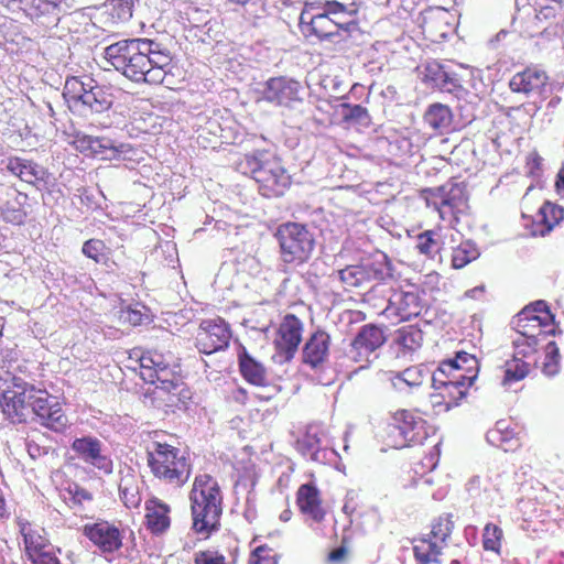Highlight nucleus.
Returning <instances> with one entry per match:
<instances>
[{"label":"nucleus","instance_id":"22","mask_svg":"<svg viewBox=\"0 0 564 564\" xmlns=\"http://www.w3.org/2000/svg\"><path fill=\"white\" fill-rule=\"evenodd\" d=\"M351 28H356L354 21L336 20L335 18H328V15L322 12H317V18L311 19V29L307 34L316 36L319 41L337 44L348 36Z\"/></svg>","mask_w":564,"mask_h":564},{"label":"nucleus","instance_id":"48","mask_svg":"<svg viewBox=\"0 0 564 564\" xmlns=\"http://www.w3.org/2000/svg\"><path fill=\"white\" fill-rule=\"evenodd\" d=\"M398 341L409 350H415L421 347L423 341V332L414 326L410 325L399 329Z\"/></svg>","mask_w":564,"mask_h":564},{"label":"nucleus","instance_id":"9","mask_svg":"<svg viewBox=\"0 0 564 564\" xmlns=\"http://www.w3.org/2000/svg\"><path fill=\"white\" fill-rule=\"evenodd\" d=\"M427 206H433L443 220L451 224L458 221V215L467 208V194L465 186L458 183H449L427 191Z\"/></svg>","mask_w":564,"mask_h":564},{"label":"nucleus","instance_id":"47","mask_svg":"<svg viewBox=\"0 0 564 564\" xmlns=\"http://www.w3.org/2000/svg\"><path fill=\"white\" fill-rule=\"evenodd\" d=\"M560 349L555 341H549L545 345V358L542 372L547 377H553L560 372Z\"/></svg>","mask_w":564,"mask_h":564},{"label":"nucleus","instance_id":"10","mask_svg":"<svg viewBox=\"0 0 564 564\" xmlns=\"http://www.w3.org/2000/svg\"><path fill=\"white\" fill-rule=\"evenodd\" d=\"M416 70L424 84L443 93L459 97L464 91L460 77L446 63L429 59L421 63Z\"/></svg>","mask_w":564,"mask_h":564},{"label":"nucleus","instance_id":"60","mask_svg":"<svg viewBox=\"0 0 564 564\" xmlns=\"http://www.w3.org/2000/svg\"><path fill=\"white\" fill-rule=\"evenodd\" d=\"M505 429H506V421L505 420L498 421L496 423L495 427L489 430L486 433L487 442L492 446L501 448V444L503 443V438L501 435H502V431H505Z\"/></svg>","mask_w":564,"mask_h":564},{"label":"nucleus","instance_id":"3","mask_svg":"<svg viewBox=\"0 0 564 564\" xmlns=\"http://www.w3.org/2000/svg\"><path fill=\"white\" fill-rule=\"evenodd\" d=\"M147 460L152 474L165 484L178 488L189 479L192 471L189 459L177 447L152 442L147 449Z\"/></svg>","mask_w":564,"mask_h":564},{"label":"nucleus","instance_id":"32","mask_svg":"<svg viewBox=\"0 0 564 564\" xmlns=\"http://www.w3.org/2000/svg\"><path fill=\"white\" fill-rule=\"evenodd\" d=\"M429 371L422 366L409 367L403 371H390L388 380L394 390L400 393H410L414 388L422 386Z\"/></svg>","mask_w":564,"mask_h":564},{"label":"nucleus","instance_id":"28","mask_svg":"<svg viewBox=\"0 0 564 564\" xmlns=\"http://www.w3.org/2000/svg\"><path fill=\"white\" fill-rule=\"evenodd\" d=\"M296 503L304 516L316 523L323 521L325 511L322 508L321 492L313 482L300 486L296 492Z\"/></svg>","mask_w":564,"mask_h":564},{"label":"nucleus","instance_id":"25","mask_svg":"<svg viewBox=\"0 0 564 564\" xmlns=\"http://www.w3.org/2000/svg\"><path fill=\"white\" fill-rule=\"evenodd\" d=\"M139 361L140 376L145 382L156 386L175 376L164 356L159 351H145L140 356Z\"/></svg>","mask_w":564,"mask_h":564},{"label":"nucleus","instance_id":"51","mask_svg":"<svg viewBox=\"0 0 564 564\" xmlns=\"http://www.w3.org/2000/svg\"><path fill=\"white\" fill-rule=\"evenodd\" d=\"M50 442L51 440L45 435H42L39 438H35L34 435L29 437L26 441V449L29 455L33 459L47 455L50 452L53 451L52 445L48 444Z\"/></svg>","mask_w":564,"mask_h":564},{"label":"nucleus","instance_id":"46","mask_svg":"<svg viewBox=\"0 0 564 564\" xmlns=\"http://www.w3.org/2000/svg\"><path fill=\"white\" fill-rule=\"evenodd\" d=\"M564 18V4L562 0H544L535 9V19L539 22L554 21L557 23Z\"/></svg>","mask_w":564,"mask_h":564},{"label":"nucleus","instance_id":"5","mask_svg":"<svg viewBox=\"0 0 564 564\" xmlns=\"http://www.w3.org/2000/svg\"><path fill=\"white\" fill-rule=\"evenodd\" d=\"M40 389L23 378L7 373L0 378V406L13 424L29 422V409Z\"/></svg>","mask_w":564,"mask_h":564},{"label":"nucleus","instance_id":"29","mask_svg":"<svg viewBox=\"0 0 564 564\" xmlns=\"http://www.w3.org/2000/svg\"><path fill=\"white\" fill-rule=\"evenodd\" d=\"M549 77L546 73L538 68H525L512 76L509 86L514 93H523L530 95L532 93H540L546 85Z\"/></svg>","mask_w":564,"mask_h":564},{"label":"nucleus","instance_id":"17","mask_svg":"<svg viewBox=\"0 0 564 564\" xmlns=\"http://www.w3.org/2000/svg\"><path fill=\"white\" fill-rule=\"evenodd\" d=\"M230 336L229 327L224 319H205L199 325L196 347L199 352L212 355L227 348Z\"/></svg>","mask_w":564,"mask_h":564},{"label":"nucleus","instance_id":"63","mask_svg":"<svg viewBox=\"0 0 564 564\" xmlns=\"http://www.w3.org/2000/svg\"><path fill=\"white\" fill-rule=\"evenodd\" d=\"M195 564H226L225 556L212 551L196 554Z\"/></svg>","mask_w":564,"mask_h":564},{"label":"nucleus","instance_id":"26","mask_svg":"<svg viewBox=\"0 0 564 564\" xmlns=\"http://www.w3.org/2000/svg\"><path fill=\"white\" fill-rule=\"evenodd\" d=\"M150 53L145 54L148 62L145 64L147 79L144 83L151 85L162 84L166 74L171 69L172 57L167 50H162L161 45L152 40H148Z\"/></svg>","mask_w":564,"mask_h":564},{"label":"nucleus","instance_id":"36","mask_svg":"<svg viewBox=\"0 0 564 564\" xmlns=\"http://www.w3.org/2000/svg\"><path fill=\"white\" fill-rule=\"evenodd\" d=\"M147 510V524L152 533L160 534L166 531L170 527V507L158 500L151 499L145 503Z\"/></svg>","mask_w":564,"mask_h":564},{"label":"nucleus","instance_id":"2","mask_svg":"<svg viewBox=\"0 0 564 564\" xmlns=\"http://www.w3.org/2000/svg\"><path fill=\"white\" fill-rule=\"evenodd\" d=\"M192 531L208 539L220 528L223 514V496L220 487L212 476L198 475L189 492Z\"/></svg>","mask_w":564,"mask_h":564},{"label":"nucleus","instance_id":"31","mask_svg":"<svg viewBox=\"0 0 564 564\" xmlns=\"http://www.w3.org/2000/svg\"><path fill=\"white\" fill-rule=\"evenodd\" d=\"M115 101V96L111 88L108 86L99 85L94 80L89 87L86 98L78 110L89 111L91 113H104L108 111Z\"/></svg>","mask_w":564,"mask_h":564},{"label":"nucleus","instance_id":"35","mask_svg":"<svg viewBox=\"0 0 564 564\" xmlns=\"http://www.w3.org/2000/svg\"><path fill=\"white\" fill-rule=\"evenodd\" d=\"M19 528L23 536L28 558L52 546L43 535L44 529L35 527L28 521H19Z\"/></svg>","mask_w":564,"mask_h":564},{"label":"nucleus","instance_id":"27","mask_svg":"<svg viewBox=\"0 0 564 564\" xmlns=\"http://www.w3.org/2000/svg\"><path fill=\"white\" fill-rule=\"evenodd\" d=\"M329 345L330 336L326 332H314L303 346V362L313 369H317L327 360Z\"/></svg>","mask_w":564,"mask_h":564},{"label":"nucleus","instance_id":"16","mask_svg":"<svg viewBox=\"0 0 564 564\" xmlns=\"http://www.w3.org/2000/svg\"><path fill=\"white\" fill-rule=\"evenodd\" d=\"M387 338L381 327L375 324L361 326L351 340L347 356L355 362H370V356L384 345Z\"/></svg>","mask_w":564,"mask_h":564},{"label":"nucleus","instance_id":"1","mask_svg":"<svg viewBox=\"0 0 564 564\" xmlns=\"http://www.w3.org/2000/svg\"><path fill=\"white\" fill-rule=\"evenodd\" d=\"M237 170L254 180L258 192L267 198L283 196L292 184V177L282 161L267 150L245 154L237 163Z\"/></svg>","mask_w":564,"mask_h":564},{"label":"nucleus","instance_id":"58","mask_svg":"<svg viewBox=\"0 0 564 564\" xmlns=\"http://www.w3.org/2000/svg\"><path fill=\"white\" fill-rule=\"evenodd\" d=\"M271 549L265 545L256 547L251 553L250 564H278L275 555H271Z\"/></svg>","mask_w":564,"mask_h":564},{"label":"nucleus","instance_id":"54","mask_svg":"<svg viewBox=\"0 0 564 564\" xmlns=\"http://www.w3.org/2000/svg\"><path fill=\"white\" fill-rule=\"evenodd\" d=\"M512 345L514 348L513 358H529L531 355L538 351L541 343L535 341V339L528 340L521 337H517L512 340Z\"/></svg>","mask_w":564,"mask_h":564},{"label":"nucleus","instance_id":"11","mask_svg":"<svg viewBox=\"0 0 564 564\" xmlns=\"http://www.w3.org/2000/svg\"><path fill=\"white\" fill-rule=\"evenodd\" d=\"M29 422H36L55 433L64 432L68 425V419L61 404L42 389L29 409Z\"/></svg>","mask_w":564,"mask_h":564},{"label":"nucleus","instance_id":"44","mask_svg":"<svg viewBox=\"0 0 564 564\" xmlns=\"http://www.w3.org/2000/svg\"><path fill=\"white\" fill-rule=\"evenodd\" d=\"M480 256L477 245L471 240H465L454 248L452 264L455 269H462Z\"/></svg>","mask_w":564,"mask_h":564},{"label":"nucleus","instance_id":"34","mask_svg":"<svg viewBox=\"0 0 564 564\" xmlns=\"http://www.w3.org/2000/svg\"><path fill=\"white\" fill-rule=\"evenodd\" d=\"M238 362L240 373L246 381L254 386L265 384L267 370L264 366L256 360L243 346L238 351Z\"/></svg>","mask_w":564,"mask_h":564},{"label":"nucleus","instance_id":"59","mask_svg":"<svg viewBox=\"0 0 564 564\" xmlns=\"http://www.w3.org/2000/svg\"><path fill=\"white\" fill-rule=\"evenodd\" d=\"M321 12L328 15V18L336 19V15L351 18V11H349L345 4L338 1H326Z\"/></svg>","mask_w":564,"mask_h":564},{"label":"nucleus","instance_id":"62","mask_svg":"<svg viewBox=\"0 0 564 564\" xmlns=\"http://www.w3.org/2000/svg\"><path fill=\"white\" fill-rule=\"evenodd\" d=\"M503 443L501 444V449L505 452L514 451L519 447V440L516 437V433L513 430L509 427L508 422L506 421V429L502 431Z\"/></svg>","mask_w":564,"mask_h":564},{"label":"nucleus","instance_id":"33","mask_svg":"<svg viewBox=\"0 0 564 564\" xmlns=\"http://www.w3.org/2000/svg\"><path fill=\"white\" fill-rule=\"evenodd\" d=\"M347 96H341L340 98H335L334 105L335 112L340 116L341 120L350 126H359L364 128H368L371 123L370 115L367 108L361 105H352L347 101Z\"/></svg>","mask_w":564,"mask_h":564},{"label":"nucleus","instance_id":"49","mask_svg":"<svg viewBox=\"0 0 564 564\" xmlns=\"http://www.w3.org/2000/svg\"><path fill=\"white\" fill-rule=\"evenodd\" d=\"M339 280L349 288H361L367 285L362 270L359 264L347 265L338 271Z\"/></svg>","mask_w":564,"mask_h":564},{"label":"nucleus","instance_id":"43","mask_svg":"<svg viewBox=\"0 0 564 564\" xmlns=\"http://www.w3.org/2000/svg\"><path fill=\"white\" fill-rule=\"evenodd\" d=\"M455 366V372H463L468 378L469 383H474L478 376L479 362L478 359L466 351L456 352L455 357L447 359Z\"/></svg>","mask_w":564,"mask_h":564},{"label":"nucleus","instance_id":"42","mask_svg":"<svg viewBox=\"0 0 564 564\" xmlns=\"http://www.w3.org/2000/svg\"><path fill=\"white\" fill-rule=\"evenodd\" d=\"M530 372V364L521 358H513L505 362L501 384L510 387L512 383L523 380Z\"/></svg>","mask_w":564,"mask_h":564},{"label":"nucleus","instance_id":"37","mask_svg":"<svg viewBox=\"0 0 564 564\" xmlns=\"http://www.w3.org/2000/svg\"><path fill=\"white\" fill-rule=\"evenodd\" d=\"M564 209L553 203L545 202L539 209L534 223L533 236H545L563 219Z\"/></svg>","mask_w":564,"mask_h":564},{"label":"nucleus","instance_id":"61","mask_svg":"<svg viewBox=\"0 0 564 564\" xmlns=\"http://www.w3.org/2000/svg\"><path fill=\"white\" fill-rule=\"evenodd\" d=\"M32 564H61L59 560L54 554L53 546L29 557Z\"/></svg>","mask_w":564,"mask_h":564},{"label":"nucleus","instance_id":"18","mask_svg":"<svg viewBox=\"0 0 564 564\" xmlns=\"http://www.w3.org/2000/svg\"><path fill=\"white\" fill-rule=\"evenodd\" d=\"M83 534L104 554H112L122 546V532L115 523L105 520L85 524Z\"/></svg>","mask_w":564,"mask_h":564},{"label":"nucleus","instance_id":"30","mask_svg":"<svg viewBox=\"0 0 564 564\" xmlns=\"http://www.w3.org/2000/svg\"><path fill=\"white\" fill-rule=\"evenodd\" d=\"M367 284L371 282H384L392 278V267L389 258L383 252H377L359 263Z\"/></svg>","mask_w":564,"mask_h":564},{"label":"nucleus","instance_id":"15","mask_svg":"<svg viewBox=\"0 0 564 564\" xmlns=\"http://www.w3.org/2000/svg\"><path fill=\"white\" fill-rule=\"evenodd\" d=\"M296 451L304 457L318 464L332 463L337 453L325 444V432L316 424L306 427L302 437L296 440Z\"/></svg>","mask_w":564,"mask_h":564},{"label":"nucleus","instance_id":"38","mask_svg":"<svg viewBox=\"0 0 564 564\" xmlns=\"http://www.w3.org/2000/svg\"><path fill=\"white\" fill-rule=\"evenodd\" d=\"M28 200V195L21 192L13 194L11 199H8L0 206V214L3 220L12 225H23L28 214L24 209V204Z\"/></svg>","mask_w":564,"mask_h":564},{"label":"nucleus","instance_id":"7","mask_svg":"<svg viewBox=\"0 0 564 564\" xmlns=\"http://www.w3.org/2000/svg\"><path fill=\"white\" fill-rule=\"evenodd\" d=\"M388 429L391 445L395 448L420 445L427 437L426 421L408 410L397 411Z\"/></svg>","mask_w":564,"mask_h":564},{"label":"nucleus","instance_id":"55","mask_svg":"<svg viewBox=\"0 0 564 564\" xmlns=\"http://www.w3.org/2000/svg\"><path fill=\"white\" fill-rule=\"evenodd\" d=\"M106 245L99 239H89L83 245V253L96 262H101L105 259Z\"/></svg>","mask_w":564,"mask_h":564},{"label":"nucleus","instance_id":"6","mask_svg":"<svg viewBox=\"0 0 564 564\" xmlns=\"http://www.w3.org/2000/svg\"><path fill=\"white\" fill-rule=\"evenodd\" d=\"M274 238L284 264L302 265L307 262L315 248L314 234L306 225L288 221L278 226Z\"/></svg>","mask_w":564,"mask_h":564},{"label":"nucleus","instance_id":"45","mask_svg":"<svg viewBox=\"0 0 564 564\" xmlns=\"http://www.w3.org/2000/svg\"><path fill=\"white\" fill-rule=\"evenodd\" d=\"M119 494L122 502L128 508H135L141 502L139 487L135 484L134 477L130 474L121 477L119 482Z\"/></svg>","mask_w":564,"mask_h":564},{"label":"nucleus","instance_id":"4","mask_svg":"<svg viewBox=\"0 0 564 564\" xmlns=\"http://www.w3.org/2000/svg\"><path fill=\"white\" fill-rule=\"evenodd\" d=\"M149 50L148 39H124L105 47L104 58L117 72L139 84L147 79L145 54Z\"/></svg>","mask_w":564,"mask_h":564},{"label":"nucleus","instance_id":"53","mask_svg":"<svg viewBox=\"0 0 564 564\" xmlns=\"http://www.w3.org/2000/svg\"><path fill=\"white\" fill-rule=\"evenodd\" d=\"M455 372V366H453L447 359L443 360L437 369L432 375V386L434 389H447L449 381L448 376Z\"/></svg>","mask_w":564,"mask_h":564},{"label":"nucleus","instance_id":"41","mask_svg":"<svg viewBox=\"0 0 564 564\" xmlns=\"http://www.w3.org/2000/svg\"><path fill=\"white\" fill-rule=\"evenodd\" d=\"M452 120L453 115L451 109L442 104L431 105L424 115L425 123L433 130L440 132L448 130L452 124Z\"/></svg>","mask_w":564,"mask_h":564},{"label":"nucleus","instance_id":"23","mask_svg":"<svg viewBox=\"0 0 564 564\" xmlns=\"http://www.w3.org/2000/svg\"><path fill=\"white\" fill-rule=\"evenodd\" d=\"M150 394L162 405L175 409L185 406L187 400L192 397L189 389L176 376L154 386Z\"/></svg>","mask_w":564,"mask_h":564},{"label":"nucleus","instance_id":"64","mask_svg":"<svg viewBox=\"0 0 564 564\" xmlns=\"http://www.w3.org/2000/svg\"><path fill=\"white\" fill-rule=\"evenodd\" d=\"M124 322H128L129 324L133 326L141 325L143 322V313L138 308H132L131 306H128L126 310L121 311L120 316Z\"/></svg>","mask_w":564,"mask_h":564},{"label":"nucleus","instance_id":"12","mask_svg":"<svg viewBox=\"0 0 564 564\" xmlns=\"http://www.w3.org/2000/svg\"><path fill=\"white\" fill-rule=\"evenodd\" d=\"M302 91L300 82L288 76H278L269 78L260 93L264 101L293 109L303 101Z\"/></svg>","mask_w":564,"mask_h":564},{"label":"nucleus","instance_id":"40","mask_svg":"<svg viewBox=\"0 0 564 564\" xmlns=\"http://www.w3.org/2000/svg\"><path fill=\"white\" fill-rule=\"evenodd\" d=\"M93 83L94 79L90 77H85V79L69 77L65 82L63 96L68 102H72L74 108L79 109Z\"/></svg>","mask_w":564,"mask_h":564},{"label":"nucleus","instance_id":"14","mask_svg":"<svg viewBox=\"0 0 564 564\" xmlns=\"http://www.w3.org/2000/svg\"><path fill=\"white\" fill-rule=\"evenodd\" d=\"M77 457L105 475L113 471V462L107 453L104 443L95 436L86 435L76 437L70 445Z\"/></svg>","mask_w":564,"mask_h":564},{"label":"nucleus","instance_id":"19","mask_svg":"<svg viewBox=\"0 0 564 564\" xmlns=\"http://www.w3.org/2000/svg\"><path fill=\"white\" fill-rule=\"evenodd\" d=\"M422 294L424 295L425 293L423 291L420 292L414 286H411V290H393L389 297L386 313L399 317L400 321L417 317L424 308Z\"/></svg>","mask_w":564,"mask_h":564},{"label":"nucleus","instance_id":"24","mask_svg":"<svg viewBox=\"0 0 564 564\" xmlns=\"http://www.w3.org/2000/svg\"><path fill=\"white\" fill-rule=\"evenodd\" d=\"M6 169L22 182L28 183L37 189H42V187L47 184V178L50 176L47 169L32 160L20 156L8 158Z\"/></svg>","mask_w":564,"mask_h":564},{"label":"nucleus","instance_id":"50","mask_svg":"<svg viewBox=\"0 0 564 564\" xmlns=\"http://www.w3.org/2000/svg\"><path fill=\"white\" fill-rule=\"evenodd\" d=\"M502 530L492 523H488L484 529L482 546L486 551L500 553Z\"/></svg>","mask_w":564,"mask_h":564},{"label":"nucleus","instance_id":"20","mask_svg":"<svg viewBox=\"0 0 564 564\" xmlns=\"http://www.w3.org/2000/svg\"><path fill=\"white\" fill-rule=\"evenodd\" d=\"M19 3L25 14L36 23L46 28L56 26L61 20L62 6L70 8L67 0H8Z\"/></svg>","mask_w":564,"mask_h":564},{"label":"nucleus","instance_id":"57","mask_svg":"<svg viewBox=\"0 0 564 564\" xmlns=\"http://www.w3.org/2000/svg\"><path fill=\"white\" fill-rule=\"evenodd\" d=\"M67 494L69 495V499L74 505L82 506L85 502H91L94 499V496L90 491L75 482L68 486Z\"/></svg>","mask_w":564,"mask_h":564},{"label":"nucleus","instance_id":"39","mask_svg":"<svg viewBox=\"0 0 564 564\" xmlns=\"http://www.w3.org/2000/svg\"><path fill=\"white\" fill-rule=\"evenodd\" d=\"M545 319L539 321L534 323H522L521 318H512L511 326L519 335L518 337L532 340L535 339V341L542 343L546 339L549 335H555L556 329L552 328L550 330H545L544 328L550 326Z\"/></svg>","mask_w":564,"mask_h":564},{"label":"nucleus","instance_id":"8","mask_svg":"<svg viewBox=\"0 0 564 564\" xmlns=\"http://www.w3.org/2000/svg\"><path fill=\"white\" fill-rule=\"evenodd\" d=\"M452 518L451 513L438 517L432 524L430 535L420 539L413 546L414 557L419 564H441L440 555L454 529Z\"/></svg>","mask_w":564,"mask_h":564},{"label":"nucleus","instance_id":"56","mask_svg":"<svg viewBox=\"0 0 564 564\" xmlns=\"http://www.w3.org/2000/svg\"><path fill=\"white\" fill-rule=\"evenodd\" d=\"M447 389L457 390V398L464 399L467 395V390L473 383H469L468 378L463 372H453L448 376Z\"/></svg>","mask_w":564,"mask_h":564},{"label":"nucleus","instance_id":"13","mask_svg":"<svg viewBox=\"0 0 564 564\" xmlns=\"http://www.w3.org/2000/svg\"><path fill=\"white\" fill-rule=\"evenodd\" d=\"M303 323L294 314H286L281 322L274 339L276 362L291 361L302 341Z\"/></svg>","mask_w":564,"mask_h":564},{"label":"nucleus","instance_id":"21","mask_svg":"<svg viewBox=\"0 0 564 564\" xmlns=\"http://www.w3.org/2000/svg\"><path fill=\"white\" fill-rule=\"evenodd\" d=\"M82 151H88L94 156L101 160H128L133 152L129 143H116L113 140L105 137L83 135L77 139Z\"/></svg>","mask_w":564,"mask_h":564},{"label":"nucleus","instance_id":"52","mask_svg":"<svg viewBox=\"0 0 564 564\" xmlns=\"http://www.w3.org/2000/svg\"><path fill=\"white\" fill-rule=\"evenodd\" d=\"M435 232L432 230H426L424 232H421L416 237V249L420 253L433 257L435 253H437L440 249V245L437 240L434 238Z\"/></svg>","mask_w":564,"mask_h":564}]
</instances>
